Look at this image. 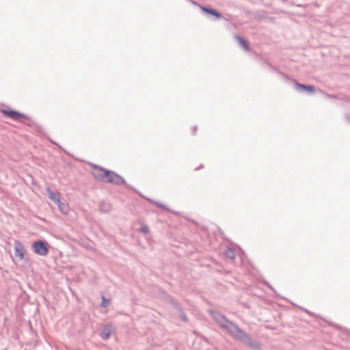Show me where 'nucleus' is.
Listing matches in <instances>:
<instances>
[{
  "instance_id": "f257e3e1",
  "label": "nucleus",
  "mask_w": 350,
  "mask_h": 350,
  "mask_svg": "<svg viewBox=\"0 0 350 350\" xmlns=\"http://www.w3.org/2000/svg\"><path fill=\"white\" fill-rule=\"evenodd\" d=\"M93 176L98 180L116 185L124 183V180L120 176L112 171L107 170L99 166H94L92 170Z\"/></svg>"
},
{
  "instance_id": "f03ea898",
  "label": "nucleus",
  "mask_w": 350,
  "mask_h": 350,
  "mask_svg": "<svg viewBox=\"0 0 350 350\" xmlns=\"http://www.w3.org/2000/svg\"><path fill=\"white\" fill-rule=\"evenodd\" d=\"M48 243L46 241H38L32 244L33 252L42 256H45L49 253Z\"/></svg>"
},
{
  "instance_id": "7ed1b4c3",
  "label": "nucleus",
  "mask_w": 350,
  "mask_h": 350,
  "mask_svg": "<svg viewBox=\"0 0 350 350\" xmlns=\"http://www.w3.org/2000/svg\"><path fill=\"white\" fill-rule=\"evenodd\" d=\"M228 329L229 333L236 338H241L243 336L244 333L235 325L231 323H228L227 325H226Z\"/></svg>"
},
{
  "instance_id": "20e7f679",
  "label": "nucleus",
  "mask_w": 350,
  "mask_h": 350,
  "mask_svg": "<svg viewBox=\"0 0 350 350\" xmlns=\"http://www.w3.org/2000/svg\"><path fill=\"white\" fill-rule=\"evenodd\" d=\"M15 256L22 260L25 258V250L21 243L16 241L14 244Z\"/></svg>"
},
{
  "instance_id": "39448f33",
  "label": "nucleus",
  "mask_w": 350,
  "mask_h": 350,
  "mask_svg": "<svg viewBox=\"0 0 350 350\" xmlns=\"http://www.w3.org/2000/svg\"><path fill=\"white\" fill-rule=\"evenodd\" d=\"M2 112L6 116L14 120H19L20 118L23 117V116L21 113L13 110H3L2 111Z\"/></svg>"
},
{
  "instance_id": "423d86ee",
  "label": "nucleus",
  "mask_w": 350,
  "mask_h": 350,
  "mask_svg": "<svg viewBox=\"0 0 350 350\" xmlns=\"http://www.w3.org/2000/svg\"><path fill=\"white\" fill-rule=\"evenodd\" d=\"M46 191L49 193V198L56 202L57 204L58 202H59V193L58 192H53V191H51L49 188H47L46 189Z\"/></svg>"
},
{
  "instance_id": "0eeeda50",
  "label": "nucleus",
  "mask_w": 350,
  "mask_h": 350,
  "mask_svg": "<svg viewBox=\"0 0 350 350\" xmlns=\"http://www.w3.org/2000/svg\"><path fill=\"white\" fill-rule=\"evenodd\" d=\"M297 88L299 90H304L310 93H312L314 91V87L312 85H306L300 83H296Z\"/></svg>"
},
{
  "instance_id": "6e6552de",
  "label": "nucleus",
  "mask_w": 350,
  "mask_h": 350,
  "mask_svg": "<svg viewBox=\"0 0 350 350\" xmlns=\"http://www.w3.org/2000/svg\"><path fill=\"white\" fill-rule=\"evenodd\" d=\"M237 40L239 42V44L245 50L249 51V45L246 40H245L243 38L240 36L236 37Z\"/></svg>"
},
{
  "instance_id": "1a4fd4ad",
  "label": "nucleus",
  "mask_w": 350,
  "mask_h": 350,
  "mask_svg": "<svg viewBox=\"0 0 350 350\" xmlns=\"http://www.w3.org/2000/svg\"><path fill=\"white\" fill-rule=\"evenodd\" d=\"M57 205L59 206V211L65 214H67L69 211L68 206L66 204H64L59 201V202L57 203Z\"/></svg>"
},
{
  "instance_id": "9d476101",
  "label": "nucleus",
  "mask_w": 350,
  "mask_h": 350,
  "mask_svg": "<svg viewBox=\"0 0 350 350\" xmlns=\"http://www.w3.org/2000/svg\"><path fill=\"white\" fill-rule=\"evenodd\" d=\"M202 10L204 12H206L207 13H209L211 14H213V15L215 16L218 18L221 17V15L219 14V13H218L216 10H215L213 9H210V8H202Z\"/></svg>"
},
{
  "instance_id": "9b49d317",
  "label": "nucleus",
  "mask_w": 350,
  "mask_h": 350,
  "mask_svg": "<svg viewBox=\"0 0 350 350\" xmlns=\"http://www.w3.org/2000/svg\"><path fill=\"white\" fill-rule=\"evenodd\" d=\"M110 332L109 331H103L102 333H101V337L106 340V339H108L110 336Z\"/></svg>"
},
{
  "instance_id": "f8f14e48",
  "label": "nucleus",
  "mask_w": 350,
  "mask_h": 350,
  "mask_svg": "<svg viewBox=\"0 0 350 350\" xmlns=\"http://www.w3.org/2000/svg\"><path fill=\"white\" fill-rule=\"evenodd\" d=\"M139 231L144 234H146L149 232V228L146 226H143L140 228Z\"/></svg>"
},
{
  "instance_id": "ddd939ff",
  "label": "nucleus",
  "mask_w": 350,
  "mask_h": 350,
  "mask_svg": "<svg viewBox=\"0 0 350 350\" xmlns=\"http://www.w3.org/2000/svg\"><path fill=\"white\" fill-rule=\"evenodd\" d=\"M102 304H101V306L103 307V308H106L108 304H109V301L105 297H102Z\"/></svg>"
},
{
  "instance_id": "4468645a",
  "label": "nucleus",
  "mask_w": 350,
  "mask_h": 350,
  "mask_svg": "<svg viewBox=\"0 0 350 350\" xmlns=\"http://www.w3.org/2000/svg\"><path fill=\"white\" fill-rule=\"evenodd\" d=\"M196 131V127H193V133H194Z\"/></svg>"
}]
</instances>
